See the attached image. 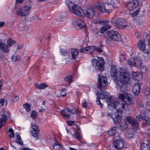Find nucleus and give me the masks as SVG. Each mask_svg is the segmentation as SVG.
Listing matches in <instances>:
<instances>
[{"instance_id":"nucleus-1","label":"nucleus","mask_w":150,"mask_h":150,"mask_svg":"<svg viewBox=\"0 0 150 150\" xmlns=\"http://www.w3.org/2000/svg\"><path fill=\"white\" fill-rule=\"evenodd\" d=\"M116 100V98L110 97L107 99V103L116 110L117 111L112 114V118L114 122L117 124L121 121V112L124 110L125 104L120 103Z\"/></svg>"},{"instance_id":"nucleus-2","label":"nucleus","mask_w":150,"mask_h":150,"mask_svg":"<svg viewBox=\"0 0 150 150\" xmlns=\"http://www.w3.org/2000/svg\"><path fill=\"white\" fill-rule=\"evenodd\" d=\"M107 3L109 4H106L102 2H99L95 5L96 8L102 12L110 13L113 10L112 8H117L116 4L112 2V0H107Z\"/></svg>"},{"instance_id":"nucleus-3","label":"nucleus","mask_w":150,"mask_h":150,"mask_svg":"<svg viewBox=\"0 0 150 150\" xmlns=\"http://www.w3.org/2000/svg\"><path fill=\"white\" fill-rule=\"evenodd\" d=\"M66 3L71 13L81 16L84 15L83 10L80 6L69 1H67Z\"/></svg>"},{"instance_id":"nucleus-4","label":"nucleus","mask_w":150,"mask_h":150,"mask_svg":"<svg viewBox=\"0 0 150 150\" xmlns=\"http://www.w3.org/2000/svg\"><path fill=\"white\" fill-rule=\"evenodd\" d=\"M120 80L119 82L122 84H128L130 81V78L128 72L123 68H120Z\"/></svg>"},{"instance_id":"nucleus-5","label":"nucleus","mask_w":150,"mask_h":150,"mask_svg":"<svg viewBox=\"0 0 150 150\" xmlns=\"http://www.w3.org/2000/svg\"><path fill=\"white\" fill-rule=\"evenodd\" d=\"M110 23L115 27L118 29H123L128 26L127 21L121 18H117L115 21L112 20L110 21Z\"/></svg>"},{"instance_id":"nucleus-6","label":"nucleus","mask_w":150,"mask_h":150,"mask_svg":"<svg viewBox=\"0 0 150 150\" xmlns=\"http://www.w3.org/2000/svg\"><path fill=\"white\" fill-rule=\"evenodd\" d=\"M118 98L124 102L126 105H129L132 103V95L130 93H125L119 94Z\"/></svg>"},{"instance_id":"nucleus-7","label":"nucleus","mask_w":150,"mask_h":150,"mask_svg":"<svg viewBox=\"0 0 150 150\" xmlns=\"http://www.w3.org/2000/svg\"><path fill=\"white\" fill-rule=\"evenodd\" d=\"M31 7L28 6H25L20 8L17 9L16 7V14L19 16L25 17L28 14L29 10H30Z\"/></svg>"},{"instance_id":"nucleus-8","label":"nucleus","mask_w":150,"mask_h":150,"mask_svg":"<svg viewBox=\"0 0 150 150\" xmlns=\"http://www.w3.org/2000/svg\"><path fill=\"white\" fill-rule=\"evenodd\" d=\"M96 95L97 98L96 100V103L97 105H100V108H103V105L100 103V98L102 99L107 98L109 95V93L106 91H102L100 93V91H98V93L97 92Z\"/></svg>"},{"instance_id":"nucleus-9","label":"nucleus","mask_w":150,"mask_h":150,"mask_svg":"<svg viewBox=\"0 0 150 150\" xmlns=\"http://www.w3.org/2000/svg\"><path fill=\"white\" fill-rule=\"evenodd\" d=\"M108 37L114 41L120 42L122 40L121 35L117 32L113 30L108 31L107 32Z\"/></svg>"},{"instance_id":"nucleus-10","label":"nucleus","mask_w":150,"mask_h":150,"mask_svg":"<svg viewBox=\"0 0 150 150\" xmlns=\"http://www.w3.org/2000/svg\"><path fill=\"white\" fill-rule=\"evenodd\" d=\"M108 84L106 77L99 76L97 83V88L100 90L104 89L105 88L106 85Z\"/></svg>"},{"instance_id":"nucleus-11","label":"nucleus","mask_w":150,"mask_h":150,"mask_svg":"<svg viewBox=\"0 0 150 150\" xmlns=\"http://www.w3.org/2000/svg\"><path fill=\"white\" fill-rule=\"evenodd\" d=\"M92 65L95 68L98 70L103 71L104 69L103 65L98 59H94L92 60Z\"/></svg>"},{"instance_id":"nucleus-12","label":"nucleus","mask_w":150,"mask_h":150,"mask_svg":"<svg viewBox=\"0 0 150 150\" xmlns=\"http://www.w3.org/2000/svg\"><path fill=\"white\" fill-rule=\"evenodd\" d=\"M139 5V2L137 0H133L128 2L127 4V7L130 11L137 7Z\"/></svg>"},{"instance_id":"nucleus-13","label":"nucleus","mask_w":150,"mask_h":150,"mask_svg":"<svg viewBox=\"0 0 150 150\" xmlns=\"http://www.w3.org/2000/svg\"><path fill=\"white\" fill-rule=\"evenodd\" d=\"M126 122H128L132 126L136 129H138L139 127V123L135 120L134 118L130 116L127 117L126 119Z\"/></svg>"},{"instance_id":"nucleus-14","label":"nucleus","mask_w":150,"mask_h":150,"mask_svg":"<svg viewBox=\"0 0 150 150\" xmlns=\"http://www.w3.org/2000/svg\"><path fill=\"white\" fill-rule=\"evenodd\" d=\"M115 147L117 149H122L124 146V142L122 139H116L113 143Z\"/></svg>"},{"instance_id":"nucleus-15","label":"nucleus","mask_w":150,"mask_h":150,"mask_svg":"<svg viewBox=\"0 0 150 150\" xmlns=\"http://www.w3.org/2000/svg\"><path fill=\"white\" fill-rule=\"evenodd\" d=\"M96 10L94 7L88 8L86 10V16L89 18H92L96 13Z\"/></svg>"},{"instance_id":"nucleus-16","label":"nucleus","mask_w":150,"mask_h":150,"mask_svg":"<svg viewBox=\"0 0 150 150\" xmlns=\"http://www.w3.org/2000/svg\"><path fill=\"white\" fill-rule=\"evenodd\" d=\"M76 112V111L74 109L70 110L68 108L65 109L61 112L62 116L65 117H68L71 113L74 114Z\"/></svg>"},{"instance_id":"nucleus-17","label":"nucleus","mask_w":150,"mask_h":150,"mask_svg":"<svg viewBox=\"0 0 150 150\" xmlns=\"http://www.w3.org/2000/svg\"><path fill=\"white\" fill-rule=\"evenodd\" d=\"M74 24L76 28L81 29L85 27L86 24L81 19H76L74 20Z\"/></svg>"},{"instance_id":"nucleus-18","label":"nucleus","mask_w":150,"mask_h":150,"mask_svg":"<svg viewBox=\"0 0 150 150\" xmlns=\"http://www.w3.org/2000/svg\"><path fill=\"white\" fill-rule=\"evenodd\" d=\"M117 71L116 67L115 65L112 66L110 71L111 75L112 78L115 80H116L118 77Z\"/></svg>"},{"instance_id":"nucleus-19","label":"nucleus","mask_w":150,"mask_h":150,"mask_svg":"<svg viewBox=\"0 0 150 150\" xmlns=\"http://www.w3.org/2000/svg\"><path fill=\"white\" fill-rule=\"evenodd\" d=\"M8 47L4 43L0 42V49L5 53H8L9 52Z\"/></svg>"},{"instance_id":"nucleus-20","label":"nucleus","mask_w":150,"mask_h":150,"mask_svg":"<svg viewBox=\"0 0 150 150\" xmlns=\"http://www.w3.org/2000/svg\"><path fill=\"white\" fill-rule=\"evenodd\" d=\"M141 89V86L139 83L135 84L133 86L132 91L135 95H137L139 93Z\"/></svg>"},{"instance_id":"nucleus-21","label":"nucleus","mask_w":150,"mask_h":150,"mask_svg":"<svg viewBox=\"0 0 150 150\" xmlns=\"http://www.w3.org/2000/svg\"><path fill=\"white\" fill-rule=\"evenodd\" d=\"M132 78L138 81L142 80L143 78L142 74L141 73L134 72L132 74Z\"/></svg>"},{"instance_id":"nucleus-22","label":"nucleus","mask_w":150,"mask_h":150,"mask_svg":"<svg viewBox=\"0 0 150 150\" xmlns=\"http://www.w3.org/2000/svg\"><path fill=\"white\" fill-rule=\"evenodd\" d=\"M74 137L78 139L79 141L81 139V136L80 133V128L78 127L77 128L76 132L73 134H72Z\"/></svg>"},{"instance_id":"nucleus-23","label":"nucleus","mask_w":150,"mask_h":150,"mask_svg":"<svg viewBox=\"0 0 150 150\" xmlns=\"http://www.w3.org/2000/svg\"><path fill=\"white\" fill-rule=\"evenodd\" d=\"M145 41L143 40H140L138 43V45L139 48L142 51H145L146 49Z\"/></svg>"},{"instance_id":"nucleus-24","label":"nucleus","mask_w":150,"mask_h":150,"mask_svg":"<svg viewBox=\"0 0 150 150\" xmlns=\"http://www.w3.org/2000/svg\"><path fill=\"white\" fill-rule=\"evenodd\" d=\"M126 84H122L119 82H117V86L120 88V89L123 93L127 90Z\"/></svg>"},{"instance_id":"nucleus-25","label":"nucleus","mask_w":150,"mask_h":150,"mask_svg":"<svg viewBox=\"0 0 150 150\" xmlns=\"http://www.w3.org/2000/svg\"><path fill=\"white\" fill-rule=\"evenodd\" d=\"M96 49V47L94 46H89L85 47V50L86 51V53L90 54L92 53Z\"/></svg>"},{"instance_id":"nucleus-26","label":"nucleus","mask_w":150,"mask_h":150,"mask_svg":"<svg viewBox=\"0 0 150 150\" xmlns=\"http://www.w3.org/2000/svg\"><path fill=\"white\" fill-rule=\"evenodd\" d=\"M71 54L72 56V59H75L78 57L79 52L76 49H72L71 50Z\"/></svg>"},{"instance_id":"nucleus-27","label":"nucleus","mask_w":150,"mask_h":150,"mask_svg":"<svg viewBox=\"0 0 150 150\" xmlns=\"http://www.w3.org/2000/svg\"><path fill=\"white\" fill-rule=\"evenodd\" d=\"M133 131L131 129L127 130L125 132L126 137L128 138L132 137L133 136Z\"/></svg>"},{"instance_id":"nucleus-28","label":"nucleus","mask_w":150,"mask_h":150,"mask_svg":"<svg viewBox=\"0 0 150 150\" xmlns=\"http://www.w3.org/2000/svg\"><path fill=\"white\" fill-rule=\"evenodd\" d=\"M141 150H150V145L145 143L142 144L140 146Z\"/></svg>"},{"instance_id":"nucleus-29","label":"nucleus","mask_w":150,"mask_h":150,"mask_svg":"<svg viewBox=\"0 0 150 150\" xmlns=\"http://www.w3.org/2000/svg\"><path fill=\"white\" fill-rule=\"evenodd\" d=\"M134 66L137 67H140L141 65L142 64L141 61L137 59H134L133 62Z\"/></svg>"},{"instance_id":"nucleus-30","label":"nucleus","mask_w":150,"mask_h":150,"mask_svg":"<svg viewBox=\"0 0 150 150\" xmlns=\"http://www.w3.org/2000/svg\"><path fill=\"white\" fill-rule=\"evenodd\" d=\"M111 26L109 25H105L103 26L100 29V32L101 33H103L105 32L106 31L110 29Z\"/></svg>"},{"instance_id":"nucleus-31","label":"nucleus","mask_w":150,"mask_h":150,"mask_svg":"<svg viewBox=\"0 0 150 150\" xmlns=\"http://www.w3.org/2000/svg\"><path fill=\"white\" fill-rule=\"evenodd\" d=\"M48 86V85L42 83L40 84H36V88L39 89H43Z\"/></svg>"},{"instance_id":"nucleus-32","label":"nucleus","mask_w":150,"mask_h":150,"mask_svg":"<svg viewBox=\"0 0 150 150\" xmlns=\"http://www.w3.org/2000/svg\"><path fill=\"white\" fill-rule=\"evenodd\" d=\"M116 127H113L112 128V129H110L108 132V134L111 136H114L116 132Z\"/></svg>"},{"instance_id":"nucleus-33","label":"nucleus","mask_w":150,"mask_h":150,"mask_svg":"<svg viewBox=\"0 0 150 150\" xmlns=\"http://www.w3.org/2000/svg\"><path fill=\"white\" fill-rule=\"evenodd\" d=\"M109 21L108 20H103L101 19L98 20L97 22L98 24H100L104 26L105 25H108Z\"/></svg>"},{"instance_id":"nucleus-34","label":"nucleus","mask_w":150,"mask_h":150,"mask_svg":"<svg viewBox=\"0 0 150 150\" xmlns=\"http://www.w3.org/2000/svg\"><path fill=\"white\" fill-rule=\"evenodd\" d=\"M72 75L67 76L65 77L64 78V80L65 81L67 82L69 84L72 82L73 81L72 79Z\"/></svg>"},{"instance_id":"nucleus-35","label":"nucleus","mask_w":150,"mask_h":150,"mask_svg":"<svg viewBox=\"0 0 150 150\" xmlns=\"http://www.w3.org/2000/svg\"><path fill=\"white\" fill-rule=\"evenodd\" d=\"M16 42L15 40H13L11 38L9 39L7 41V45L9 47H11L13 44H15Z\"/></svg>"},{"instance_id":"nucleus-36","label":"nucleus","mask_w":150,"mask_h":150,"mask_svg":"<svg viewBox=\"0 0 150 150\" xmlns=\"http://www.w3.org/2000/svg\"><path fill=\"white\" fill-rule=\"evenodd\" d=\"M53 147V149L57 150L62 149V146L58 143H54Z\"/></svg>"},{"instance_id":"nucleus-37","label":"nucleus","mask_w":150,"mask_h":150,"mask_svg":"<svg viewBox=\"0 0 150 150\" xmlns=\"http://www.w3.org/2000/svg\"><path fill=\"white\" fill-rule=\"evenodd\" d=\"M127 125L126 123L124 122L121 123L120 125V128L122 130H124L127 127Z\"/></svg>"},{"instance_id":"nucleus-38","label":"nucleus","mask_w":150,"mask_h":150,"mask_svg":"<svg viewBox=\"0 0 150 150\" xmlns=\"http://www.w3.org/2000/svg\"><path fill=\"white\" fill-rule=\"evenodd\" d=\"M21 59V57L18 55H13L12 57V62H16Z\"/></svg>"},{"instance_id":"nucleus-39","label":"nucleus","mask_w":150,"mask_h":150,"mask_svg":"<svg viewBox=\"0 0 150 150\" xmlns=\"http://www.w3.org/2000/svg\"><path fill=\"white\" fill-rule=\"evenodd\" d=\"M31 132L32 136L34 137H37L38 136V134L39 133V130H37V131L31 130Z\"/></svg>"},{"instance_id":"nucleus-40","label":"nucleus","mask_w":150,"mask_h":150,"mask_svg":"<svg viewBox=\"0 0 150 150\" xmlns=\"http://www.w3.org/2000/svg\"><path fill=\"white\" fill-rule=\"evenodd\" d=\"M23 106L27 111L28 112L30 110L31 106L30 104L26 103L24 104Z\"/></svg>"},{"instance_id":"nucleus-41","label":"nucleus","mask_w":150,"mask_h":150,"mask_svg":"<svg viewBox=\"0 0 150 150\" xmlns=\"http://www.w3.org/2000/svg\"><path fill=\"white\" fill-rule=\"evenodd\" d=\"M7 105V101H5V99L4 98L0 100V107H3L4 105L6 106Z\"/></svg>"},{"instance_id":"nucleus-42","label":"nucleus","mask_w":150,"mask_h":150,"mask_svg":"<svg viewBox=\"0 0 150 150\" xmlns=\"http://www.w3.org/2000/svg\"><path fill=\"white\" fill-rule=\"evenodd\" d=\"M144 122H145L148 125L150 126V118L146 116L144 117Z\"/></svg>"},{"instance_id":"nucleus-43","label":"nucleus","mask_w":150,"mask_h":150,"mask_svg":"<svg viewBox=\"0 0 150 150\" xmlns=\"http://www.w3.org/2000/svg\"><path fill=\"white\" fill-rule=\"evenodd\" d=\"M8 132H10L11 133L9 134V136L11 138H13L14 136V133L13 132V130L12 128H9V129Z\"/></svg>"},{"instance_id":"nucleus-44","label":"nucleus","mask_w":150,"mask_h":150,"mask_svg":"<svg viewBox=\"0 0 150 150\" xmlns=\"http://www.w3.org/2000/svg\"><path fill=\"white\" fill-rule=\"evenodd\" d=\"M37 115V112L35 110L32 111L30 114L31 117L34 119L36 118Z\"/></svg>"},{"instance_id":"nucleus-45","label":"nucleus","mask_w":150,"mask_h":150,"mask_svg":"<svg viewBox=\"0 0 150 150\" xmlns=\"http://www.w3.org/2000/svg\"><path fill=\"white\" fill-rule=\"evenodd\" d=\"M66 88H63L61 90V92L60 93V95L61 96L63 97L65 96L66 95L67 93L66 92Z\"/></svg>"},{"instance_id":"nucleus-46","label":"nucleus","mask_w":150,"mask_h":150,"mask_svg":"<svg viewBox=\"0 0 150 150\" xmlns=\"http://www.w3.org/2000/svg\"><path fill=\"white\" fill-rule=\"evenodd\" d=\"M144 117H142L140 115H138L136 117V119L137 121H141L143 120L144 121Z\"/></svg>"},{"instance_id":"nucleus-47","label":"nucleus","mask_w":150,"mask_h":150,"mask_svg":"<svg viewBox=\"0 0 150 150\" xmlns=\"http://www.w3.org/2000/svg\"><path fill=\"white\" fill-rule=\"evenodd\" d=\"M139 11L137 10L133 12L131 14V15L132 17H134L138 13Z\"/></svg>"},{"instance_id":"nucleus-48","label":"nucleus","mask_w":150,"mask_h":150,"mask_svg":"<svg viewBox=\"0 0 150 150\" xmlns=\"http://www.w3.org/2000/svg\"><path fill=\"white\" fill-rule=\"evenodd\" d=\"M60 52L64 55H66L67 54V50L65 49H61L60 50Z\"/></svg>"},{"instance_id":"nucleus-49","label":"nucleus","mask_w":150,"mask_h":150,"mask_svg":"<svg viewBox=\"0 0 150 150\" xmlns=\"http://www.w3.org/2000/svg\"><path fill=\"white\" fill-rule=\"evenodd\" d=\"M34 131H37V130H39L38 129V127L36 125H33L32 126L31 130Z\"/></svg>"},{"instance_id":"nucleus-50","label":"nucleus","mask_w":150,"mask_h":150,"mask_svg":"<svg viewBox=\"0 0 150 150\" xmlns=\"http://www.w3.org/2000/svg\"><path fill=\"white\" fill-rule=\"evenodd\" d=\"M145 93L146 96H150V88H146Z\"/></svg>"},{"instance_id":"nucleus-51","label":"nucleus","mask_w":150,"mask_h":150,"mask_svg":"<svg viewBox=\"0 0 150 150\" xmlns=\"http://www.w3.org/2000/svg\"><path fill=\"white\" fill-rule=\"evenodd\" d=\"M120 60L122 61H123L125 60V55L123 54H122L120 56Z\"/></svg>"},{"instance_id":"nucleus-52","label":"nucleus","mask_w":150,"mask_h":150,"mask_svg":"<svg viewBox=\"0 0 150 150\" xmlns=\"http://www.w3.org/2000/svg\"><path fill=\"white\" fill-rule=\"evenodd\" d=\"M68 125L70 126L73 125L74 123V122L72 121H67Z\"/></svg>"},{"instance_id":"nucleus-53","label":"nucleus","mask_w":150,"mask_h":150,"mask_svg":"<svg viewBox=\"0 0 150 150\" xmlns=\"http://www.w3.org/2000/svg\"><path fill=\"white\" fill-rule=\"evenodd\" d=\"M98 58L101 62L102 63H101L102 64H105V61L103 58L102 57H98Z\"/></svg>"},{"instance_id":"nucleus-54","label":"nucleus","mask_w":150,"mask_h":150,"mask_svg":"<svg viewBox=\"0 0 150 150\" xmlns=\"http://www.w3.org/2000/svg\"><path fill=\"white\" fill-rule=\"evenodd\" d=\"M135 35L136 37L137 38H138L140 37L141 34L140 32H137L135 33Z\"/></svg>"},{"instance_id":"nucleus-55","label":"nucleus","mask_w":150,"mask_h":150,"mask_svg":"<svg viewBox=\"0 0 150 150\" xmlns=\"http://www.w3.org/2000/svg\"><path fill=\"white\" fill-rule=\"evenodd\" d=\"M146 108L148 111L150 112V104H149L148 103H147L146 104Z\"/></svg>"},{"instance_id":"nucleus-56","label":"nucleus","mask_w":150,"mask_h":150,"mask_svg":"<svg viewBox=\"0 0 150 150\" xmlns=\"http://www.w3.org/2000/svg\"><path fill=\"white\" fill-rule=\"evenodd\" d=\"M88 103L86 102H84L82 104V107L85 108H88Z\"/></svg>"},{"instance_id":"nucleus-57","label":"nucleus","mask_w":150,"mask_h":150,"mask_svg":"<svg viewBox=\"0 0 150 150\" xmlns=\"http://www.w3.org/2000/svg\"><path fill=\"white\" fill-rule=\"evenodd\" d=\"M13 99L15 102H16L19 100V98L17 96H14L13 97Z\"/></svg>"},{"instance_id":"nucleus-58","label":"nucleus","mask_w":150,"mask_h":150,"mask_svg":"<svg viewBox=\"0 0 150 150\" xmlns=\"http://www.w3.org/2000/svg\"><path fill=\"white\" fill-rule=\"evenodd\" d=\"M20 140H16V142L18 144L21 145H22L23 144Z\"/></svg>"},{"instance_id":"nucleus-59","label":"nucleus","mask_w":150,"mask_h":150,"mask_svg":"<svg viewBox=\"0 0 150 150\" xmlns=\"http://www.w3.org/2000/svg\"><path fill=\"white\" fill-rule=\"evenodd\" d=\"M79 51L81 53H86V51L85 50V47L84 48H81L79 50Z\"/></svg>"},{"instance_id":"nucleus-60","label":"nucleus","mask_w":150,"mask_h":150,"mask_svg":"<svg viewBox=\"0 0 150 150\" xmlns=\"http://www.w3.org/2000/svg\"><path fill=\"white\" fill-rule=\"evenodd\" d=\"M45 111V109L44 108H42V107H41V108L40 110H39V112H44Z\"/></svg>"},{"instance_id":"nucleus-61","label":"nucleus","mask_w":150,"mask_h":150,"mask_svg":"<svg viewBox=\"0 0 150 150\" xmlns=\"http://www.w3.org/2000/svg\"><path fill=\"white\" fill-rule=\"evenodd\" d=\"M95 50H96L97 52H101L102 51V50L100 48L98 47H96V49Z\"/></svg>"},{"instance_id":"nucleus-62","label":"nucleus","mask_w":150,"mask_h":150,"mask_svg":"<svg viewBox=\"0 0 150 150\" xmlns=\"http://www.w3.org/2000/svg\"><path fill=\"white\" fill-rule=\"evenodd\" d=\"M22 48V47H21L20 45H19L17 47V49L16 50V52H19V50H20Z\"/></svg>"},{"instance_id":"nucleus-63","label":"nucleus","mask_w":150,"mask_h":150,"mask_svg":"<svg viewBox=\"0 0 150 150\" xmlns=\"http://www.w3.org/2000/svg\"><path fill=\"white\" fill-rule=\"evenodd\" d=\"M5 24V23L4 22H0V28L2 27Z\"/></svg>"},{"instance_id":"nucleus-64","label":"nucleus","mask_w":150,"mask_h":150,"mask_svg":"<svg viewBox=\"0 0 150 150\" xmlns=\"http://www.w3.org/2000/svg\"><path fill=\"white\" fill-rule=\"evenodd\" d=\"M20 150H31L30 149L28 148H21Z\"/></svg>"}]
</instances>
